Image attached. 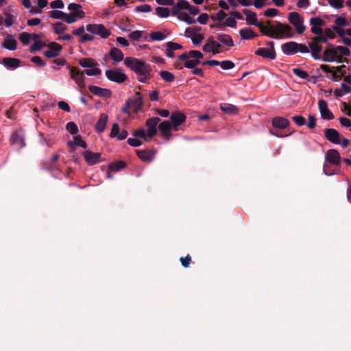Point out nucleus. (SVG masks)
<instances>
[{
    "label": "nucleus",
    "mask_w": 351,
    "mask_h": 351,
    "mask_svg": "<svg viewBox=\"0 0 351 351\" xmlns=\"http://www.w3.org/2000/svg\"><path fill=\"white\" fill-rule=\"evenodd\" d=\"M124 64L130 68L136 75L140 82L145 83L152 77V67L149 64L132 57H127Z\"/></svg>",
    "instance_id": "obj_1"
},
{
    "label": "nucleus",
    "mask_w": 351,
    "mask_h": 351,
    "mask_svg": "<svg viewBox=\"0 0 351 351\" xmlns=\"http://www.w3.org/2000/svg\"><path fill=\"white\" fill-rule=\"evenodd\" d=\"M293 35L294 32L288 24L278 22L270 26V38L274 39L290 38Z\"/></svg>",
    "instance_id": "obj_2"
},
{
    "label": "nucleus",
    "mask_w": 351,
    "mask_h": 351,
    "mask_svg": "<svg viewBox=\"0 0 351 351\" xmlns=\"http://www.w3.org/2000/svg\"><path fill=\"white\" fill-rule=\"evenodd\" d=\"M341 162V157L339 153L335 149H329L325 157V162L323 167V171L326 176H332L337 174L336 168L331 169L330 165H335V167L339 165Z\"/></svg>",
    "instance_id": "obj_3"
},
{
    "label": "nucleus",
    "mask_w": 351,
    "mask_h": 351,
    "mask_svg": "<svg viewBox=\"0 0 351 351\" xmlns=\"http://www.w3.org/2000/svg\"><path fill=\"white\" fill-rule=\"evenodd\" d=\"M80 65L86 69L85 73L87 75H99L101 74V70L98 68L97 63L90 58H82L79 61Z\"/></svg>",
    "instance_id": "obj_4"
},
{
    "label": "nucleus",
    "mask_w": 351,
    "mask_h": 351,
    "mask_svg": "<svg viewBox=\"0 0 351 351\" xmlns=\"http://www.w3.org/2000/svg\"><path fill=\"white\" fill-rule=\"evenodd\" d=\"M288 20L294 26L298 34H302L305 32L306 27L304 25V20L300 14L295 12L289 13Z\"/></svg>",
    "instance_id": "obj_5"
},
{
    "label": "nucleus",
    "mask_w": 351,
    "mask_h": 351,
    "mask_svg": "<svg viewBox=\"0 0 351 351\" xmlns=\"http://www.w3.org/2000/svg\"><path fill=\"white\" fill-rule=\"evenodd\" d=\"M105 74L108 80L117 84H121L128 79L123 71L118 68L106 70Z\"/></svg>",
    "instance_id": "obj_6"
},
{
    "label": "nucleus",
    "mask_w": 351,
    "mask_h": 351,
    "mask_svg": "<svg viewBox=\"0 0 351 351\" xmlns=\"http://www.w3.org/2000/svg\"><path fill=\"white\" fill-rule=\"evenodd\" d=\"M86 29L89 33L99 36L102 38H107L110 35V31L101 24H88Z\"/></svg>",
    "instance_id": "obj_7"
},
{
    "label": "nucleus",
    "mask_w": 351,
    "mask_h": 351,
    "mask_svg": "<svg viewBox=\"0 0 351 351\" xmlns=\"http://www.w3.org/2000/svg\"><path fill=\"white\" fill-rule=\"evenodd\" d=\"M322 60L326 62H340L339 56L337 54L335 47L330 46L327 47L323 52Z\"/></svg>",
    "instance_id": "obj_8"
},
{
    "label": "nucleus",
    "mask_w": 351,
    "mask_h": 351,
    "mask_svg": "<svg viewBox=\"0 0 351 351\" xmlns=\"http://www.w3.org/2000/svg\"><path fill=\"white\" fill-rule=\"evenodd\" d=\"M71 77L75 81V82L81 88L84 87L85 77L82 71L77 68H72L70 71Z\"/></svg>",
    "instance_id": "obj_9"
},
{
    "label": "nucleus",
    "mask_w": 351,
    "mask_h": 351,
    "mask_svg": "<svg viewBox=\"0 0 351 351\" xmlns=\"http://www.w3.org/2000/svg\"><path fill=\"white\" fill-rule=\"evenodd\" d=\"M270 47L269 48H260L256 51V54L263 58L274 60L276 58V52L274 50V44L273 42L269 43Z\"/></svg>",
    "instance_id": "obj_10"
},
{
    "label": "nucleus",
    "mask_w": 351,
    "mask_h": 351,
    "mask_svg": "<svg viewBox=\"0 0 351 351\" xmlns=\"http://www.w3.org/2000/svg\"><path fill=\"white\" fill-rule=\"evenodd\" d=\"M159 130L161 132L162 136L167 141L170 139L171 132L174 131V127L170 122V121L165 120L162 121L158 125Z\"/></svg>",
    "instance_id": "obj_11"
},
{
    "label": "nucleus",
    "mask_w": 351,
    "mask_h": 351,
    "mask_svg": "<svg viewBox=\"0 0 351 351\" xmlns=\"http://www.w3.org/2000/svg\"><path fill=\"white\" fill-rule=\"evenodd\" d=\"M160 121V118L157 117L148 119L146 121L145 125L147 127V132L148 137L151 138L156 134L157 125H158Z\"/></svg>",
    "instance_id": "obj_12"
},
{
    "label": "nucleus",
    "mask_w": 351,
    "mask_h": 351,
    "mask_svg": "<svg viewBox=\"0 0 351 351\" xmlns=\"http://www.w3.org/2000/svg\"><path fill=\"white\" fill-rule=\"evenodd\" d=\"M203 51L206 53H211L213 55L221 52V44L217 40H210L206 43L202 48Z\"/></svg>",
    "instance_id": "obj_13"
},
{
    "label": "nucleus",
    "mask_w": 351,
    "mask_h": 351,
    "mask_svg": "<svg viewBox=\"0 0 351 351\" xmlns=\"http://www.w3.org/2000/svg\"><path fill=\"white\" fill-rule=\"evenodd\" d=\"M62 46L57 43H50L47 46V49L44 51V55L47 58H51L59 55Z\"/></svg>",
    "instance_id": "obj_14"
},
{
    "label": "nucleus",
    "mask_w": 351,
    "mask_h": 351,
    "mask_svg": "<svg viewBox=\"0 0 351 351\" xmlns=\"http://www.w3.org/2000/svg\"><path fill=\"white\" fill-rule=\"evenodd\" d=\"M318 106L322 119L330 120L334 118L333 114L328 109V104L324 100L320 99L318 102Z\"/></svg>",
    "instance_id": "obj_15"
},
{
    "label": "nucleus",
    "mask_w": 351,
    "mask_h": 351,
    "mask_svg": "<svg viewBox=\"0 0 351 351\" xmlns=\"http://www.w3.org/2000/svg\"><path fill=\"white\" fill-rule=\"evenodd\" d=\"M185 116L180 112H174L170 116V122L174 127V131L178 130V126L185 121Z\"/></svg>",
    "instance_id": "obj_16"
},
{
    "label": "nucleus",
    "mask_w": 351,
    "mask_h": 351,
    "mask_svg": "<svg viewBox=\"0 0 351 351\" xmlns=\"http://www.w3.org/2000/svg\"><path fill=\"white\" fill-rule=\"evenodd\" d=\"M1 47L8 50L14 51L17 48V41L13 35L8 34L5 36Z\"/></svg>",
    "instance_id": "obj_17"
},
{
    "label": "nucleus",
    "mask_w": 351,
    "mask_h": 351,
    "mask_svg": "<svg viewBox=\"0 0 351 351\" xmlns=\"http://www.w3.org/2000/svg\"><path fill=\"white\" fill-rule=\"evenodd\" d=\"M326 138L331 143L334 144L341 143V136L340 134L335 129L330 128L325 130Z\"/></svg>",
    "instance_id": "obj_18"
},
{
    "label": "nucleus",
    "mask_w": 351,
    "mask_h": 351,
    "mask_svg": "<svg viewBox=\"0 0 351 351\" xmlns=\"http://www.w3.org/2000/svg\"><path fill=\"white\" fill-rule=\"evenodd\" d=\"M83 156L85 158L86 162L89 165H94L98 163L100 160L101 154L99 153H94L89 150H86L84 152Z\"/></svg>",
    "instance_id": "obj_19"
},
{
    "label": "nucleus",
    "mask_w": 351,
    "mask_h": 351,
    "mask_svg": "<svg viewBox=\"0 0 351 351\" xmlns=\"http://www.w3.org/2000/svg\"><path fill=\"white\" fill-rule=\"evenodd\" d=\"M68 10L70 11L69 14H72L79 19L84 17V12L83 11L82 6L80 4L75 3H71L68 5Z\"/></svg>",
    "instance_id": "obj_20"
},
{
    "label": "nucleus",
    "mask_w": 351,
    "mask_h": 351,
    "mask_svg": "<svg viewBox=\"0 0 351 351\" xmlns=\"http://www.w3.org/2000/svg\"><path fill=\"white\" fill-rule=\"evenodd\" d=\"M308 47L311 50V56L315 60H322V46L318 45L317 43L313 40L312 42L309 43Z\"/></svg>",
    "instance_id": "obj_21"
},
{
    "label": "nucleus",
    "mask_w": 351,
    "mask_h": 351,
    "mask_svg": "<svg viewBox=\"0 0 351 351\" xmlns=\"http://www.w3.org/2000/svg\"><path fill=\"white\" fill-rule=\"evenodd\" d=\"M109 56L113 61V64L116 65L123 60H124L123 53L117 47H112L110 52Z\"/></svg>",
    "instance_id": "obj_22"
},
{
    "label": "nucleus",
    "mask_w": 351,
    "mask_h": 351,
    "mask_svg": "<svg viewBox=\"0 0 351 351\" xmlns=\"http://www.w3.org/2000/svg\"><path fill=\"white\" fill-rule=\"evenodd\" d=\"M243 12L245 15V21L247 25L254 26L259 25L257 15L255 12L247 9H244Z\"/></svg>",
    "instance_id": "obj_23"
},
{
    "label": "nucleus",
    "mask_w": 351,
    "mask_h": 351,
    "mask_svg": "<svg viewBox=\"0 0 351 351\" xmlns=\"http://www.w3.org/2000/svg\"><path fill=\"white\" fill-rule=\"evenodd\" d=\"M297 43L291 41L282 44L281 49L285 54L291 56L297 53Z\"/></svg>",
    "instance_id": "obj_24"
},
{
    "label": "nucleus",
    "mask_w": 351,
    "mask_h": 351,
    "mask_svg": "<svg viewBox=\"0 0 351 351\" xmlns=\"http://www.w3.org/2000/svg\"><path fill=\"white\" fill-rule=\"evenodd\" d=\"M217 40L221 44V46L222 45L229 47L234 46L233 40L229 34H219L217 36Z\"/></svg>",
    "instance_id": "obj_25"
},
{
    "label": "nucleus",
    "mask_w": 351,
    "mask_h": 351,
    "mask_svg": "<svg viewBox=\"0 0 351 351\" xmlns=\"http://www.w3.org/2000/svg\"><path fill=\"white\" fill-rule=\"evenodd\" d=\"M21 61L14 58H5L2 60L1 64L8 69H16L20 66Z\"/></svg>",
    "instance_id": "obj_26"
},
{
    "label": "nucleus",
    "mask_w": 351,
    "mask_h": 351,
    "mask_svg": "<svg viewBox=\"0 0 351 351\" xmlns=\"http://www.w3.org/2000/svg\"><path fill=\"white\" fill-rule=\"evenodd\" d=\"M289 124L290 123L288 119L281 117H274L272 120L273 126L280 129L287 128Z\"/></svg>",
    "instance_id": "obj_27"
},
{
    "label": "nucleus",
    "mask_w": 351,
    "mask_h": 351,
    "mask_svg": "<svg viewBox=\"0 0 351 351\" xmlns=\"http://www.w3.org/2000/svg\"><path fill=\"white\" fill-rule=\"evenodd\" d=\"M220 108L224 113L229 115L237 114L239 112V109L237 106L228 103L221 104Z\"/></svg>",
    "instance_id": "obj_28"
},
{
    "label": "nucleus",
    "mask_w": 351,
    "mask_h": 351,
    "mask_svg": "<svg viewBox=\"0 0 351 351\" xmlns=\"http://www.w3.org/2000/svg\"><path fill=\"white\" fill-rule=\"evenodd\" d=\"M108 120V117L106 114H101L99 120L97 121L95 128L97 131L102 132L105 130L106 126Z\"/></svg>",
    "instance_id": "obj_29"
},
{
    "label": "nucleus",
    "mask_w": 351,
    "mask_h": 351,
    "mask_svg": "<svg viewBox=\"0 0 351 351\" xmlns=\"http://www.w3.org/2000/svg\"><path fill=\"white\" fill-rule=\"evenodd\" d=\"M239 35L243 40H252L257 37V34L250 28H242L239 30Z\"/></svg>",
    "instance_id": "obj_30"
},
{
    "label": "nucleus",
    "mask_w": 351,
    "mask_h": 351,
    "mask_svg": "<svg viewBox=\"0 0 351 351\" xmlns=\"http://www.w3.org/2000/svg\"><path fill=\"white\" fill-rule=\"evenodd\" d=\"M12 145H16L18 148H22L25 145L24 138L22 135L14 133L10 138Z\"/></svg>",
    "instance_id": "obj_31"
},
{
    "label": "nucleus",
    "mask_w": 351,
    "mask_h": 351,
    "mask_svg": "<svg viewBox=\"0 0 351 351\" xmlns=\"http://www.w3.org/2000/svg\"><path fill=\"white\" fill-rule=\"evenodd\" d=\"M138 156L144 162H150L155 156V152L152 151H137Z\"/></svg>",
    "instance_id": "obj_32"
},
{
    "label": "nucleus",
    "mask_w": 351,
    "mask_h": 351,
    "mask_svg": "<svg viewBox=\"0 0 351 351\" xmlns=\"http://www.w3.org/2000/svg\"><path fill=\"white\" fill-rule=\"evenodd\" d=\"M88 89L92 93L98 96L105 97L110 95V91L108 89L101 88L99 86H90Z\"/></svg>",
    "instance_id": "obj_33"
},
{
    "label": "nucleus",
    "mask_w": 351,
    "mask_h": 351,
    "mask_svg": "<svg viewBox=\"0 0 351 351\" xmlns=\"http://www.w3.org/2000/svg\"><path fill=\"white\" fill-rule=\"evenodd\" d=\"M128 101H130L132 107L136 110H140L143 105V98L141 93L138 92L136 93V96L134 99H130Z\"/></svg>",
    "instance_id": "obj_34"
},
{
    "label": "nucleus",
    "mask_w": 351,
    "mask_h": 351,
    "mask_svg": "<svg viewBox=\"0 0 351 351\" xmlns=\"http://www.w3.org/2000/svg\"><path fill=\"white\" fill-rule=\"evenodd\" d=\"M182 7L183 10L189 11V12L193 15H197L199 12V9L197 7L191 5L187 1H182Z\"/></svg>",
    "instance_id": "obj_35"
},
{
    "label": "nucleus",
    "mask_w": 351,
    "mask_h": 351,
    "mask_svg": "<svg viewBox=\"0 0 351 351\" xmlns=\"http://www.w3.org/2000/svg\"><path fill=\"white\" fill-rule=\"evenodd\" d=\"M334 25L332 26L334 29L337 28H343L344 27H346L348 25V23L346 19L341 16H337L335 21H334Z\"/></svg>",
    "instance_id": "obj_36"
},
{
    "label": "nucleus",
    "mask_w": 351,
    "mask_h": 351,
    "mask_svg": "<svg viewBox=\"0 0 351 351\" xmlns=\"http://www.w3.org/2000/svg\"><path fill=\"white\" fill-rule=\"evenodd\" d=\"M68 145L70 147H73L74 145L80 146L83 148H86V144L85 141L82 138V137L80 136H78V135L75 136L74 137L73 142H69Z\"/></svg>",
    "instance_id": "obj_37"
},
{
    "label": "nucleus",
    "mask_w": 351,
    "mask_h": 351,
    "mask_svg": "<svg viewBox=\"0 0 351 351\" xmlns=\"http://www.w3.org/2000/svg\"><path fill=\"white\" fill-rule=\"evenodd\" d=\"M170 10L168 8L158 7L156 9V14L161 18H167L169 16Z\"/></svg>",
    "instance_id": "obj_38"
},
{
    "label": "nucleus",
    "mask_w": 351,
    "mask_h": 351,
    "mask_svg": "<svg viewBox=\"0 0 351 351\" xmlns=\"http://www.w3.org/2000/svg\"><path fill=\"white\" fill-rule=\"evenodd\" d=\"M161 78L167 82H173L175 80V77L171 72L168 71H162L160 72Z\"/></svg>",
    "instance_id": "obj_39"
},
{
    "label": "nucleus",
    "mask_w": 351,
    "mask_h": 351,
    "mask_svg": "<svg viewBox=\"0 0 351 351\" xmlns=\"http://www.w3.org/2000/svg\"><path fill=\"white\" fill-rule=\"evenodd\" d=\"M337 54L339 56V60H341L343 56H349L350 55V51L347 47L337 46L335 47Z\"/></svg>",
    "instance_id": "obj_40"
},
{
    "label": "nucleus",
    "mask_w": 351,
    "mask_h": 351,
    "mask_svg": "<svg viewBox=\"0 0 351 351\" xmlns=\"http://www.w3.org/2000/svg\"><path fill=\"white\" fill-rule=\"evenodd\" d=\"M328 3L336 10H340L344 6V0H328Z\"/></svg>",
    "instance_id": "obj_41"
},
{
    "label": "nucleus",
    "mask_w": 351,
    "mask_h": 351,
    "mask_svg": "<svg viewBox=\"0 0 351 351\" xmlns=\"http://www.w3.org/2000/svg\"><path fill=\"white\" fill-rule=\"evenodd\" d=\"M150 38L153 40L161 41L166 38V35L161 32H153L150 34Z\"/></svg>",
    "instance_id": "obj_42"
},
{
    "label": "nucleus",
    "mask_w": 351,
    "mask_h": 351,
    "mask_svg": "<svg viewBox=\"0 0 351 351\" xmlns=\"http://www.w3.org/2000/svg\"><path fill=\"white\" fill-rule=\"evenodd\" d=\"M182 1L178 3L172 9V13L173 16H176L178 19H180V16L182 14Z\"/></svg>",
    "instance_id": "obj_43"
},
{
    "label": "nucleus",
    "mask_w": 351,
    "mask_h": 351,
    "mask_svg": "<svg viewBox=\"0 0 351 351\" xmlns=\"http://www.w3.org/2000/svg\"><path fill=\"white\" fill-rule=\"evenodd\" d=\"M125 167V163L123 161H118L112 162L109 165V169L112 171H118Z\"/></svg>",
    "instance_id": "obj_44"
},
{
    "label": "nucleus",
    "mask_w": 351,
    "mask_h": 351,
    "mask_svg": "<svg viewBox=\"0 0 351 351\" xmlns=\"http://www.w3.org/2000/svg\"><path fill=\"white\" fill-rule=\"evenodd\" d=\"M79 19H80L79 18H77V16H74L72 14L64 13V12L63 14V21L69 24L75 23L77 21H78Z\"/></svg>",
    "instance_id": "obj_45"
},
{
    "label": "nucleus",
    "mask_w": 351,
    "mask_h": 351,
    "mask_svg": "<svg viewBox=\"0 0 351 351\" xmlns=\"http://www.w3.org/2000/svg\"><path fill=\"white\" fill-rule=\"evenodd\" d=\"M32 38V35L27 32H22L19 35L20 41L25 45H27L29 43Z\"/></svg>",
    "instance_id": "obj_46"
},
{
    "label": "nucleus",
    "mask_w": 351,
    "mask_h": 351,
    "mask_svg": "<svg viewBox=\"0 0 351 351\" xmlns=\"http://www.w3.org/2000/svg\"><path fill=\"white\" fill-rule=\"evenodd\" d=\"M293 73L298 77L306 80L308 77V74L306 71H303L299 68H295L293 69Z\"/></svg>",
    "instance_id": "obj_47"
},
{
    "label": "nucleus",
    "mask_w": 351,
    "mask_h": 351,
    "mask_svg": "<svg viewBox=\"0 0 351 351\" xmlns=\"http://www.w3.org/2000/svg\"><path fill=\"white\" fill-rule=\"evenodd\" d=\"M180 21H184L187 24H193L196 23V20L191 17L187 13L184 12L180 16Z\"/></svg>",
    "instance_id": "obj_48"
},
{
    "label": "nucleus",
    "mask_w": 351,
    "mask_h": 351,
    "mask_svg": "<svg viewBox=\"0 0 351 351\" xmlns=\"http://www.w3.org/2000/svg\"><path fill=\"white\" fill-rule=\"evenodd\" d=\"M189 58L194 60H197V62H199V60L203 58V54L202 52L196 50H191L189 52Z\"/></svg>",
    "instance_id": "obj_49"
},
{
    "label": "nucleus",
    "mask_w": 351,
    "mask_h": 351,
    "mask_svg": "<svg viewBox=\"0 0 351 351\" xmlns=\"http://www.w3.org/2000/svg\"><path fill=\"white\" fill-rule=\"evenodd\" d=\"M135 11L137 12L148 13L152 11V8L148 4H143L136 6L135 8Z\"/></svg>",
    "instance_id": "obj_50"
},
{
    "label": "nucleus",
    "mask_w": 351,
    "mask_h": 351,
    "mask_svg": "<svg viewBox=\"0 0 351 351\" xmlns=\"http://www.w3.org/2000/svg\"><path fill=\"white\" fill-rule=\"evenodd\" d=\"M53 31L57 34H61L66 29V27L61 23H56L53 27Z\"/></svg>",
    "instance_id": "obj_51"
},
{
    "label": "nucleus",
    "mask_w": 351,
    "mask_h": 351,
    "mask_svg": "<svg viewBox=\"0 0 351 351\" xmlns=\"http://www.w3.org/2000/svg\"><path fill=\"white\" fill-rule=\"evenodd\" d=\"M132 135L134 136H137V137H140V138H142L143 139H144L145 141H147V132L146 133L145 130L143 129V128H140L136 131H134L133 133H132Z\"/></svg>",
    "instance_id": "obj_52"
},
{
    "label": "nucleus",
    "mask_w": 351,
    "mask_h": 351,
    "mask_svg": "<svg viewBox=\"0 0 351 351\" xmlns=\"http://www.w3.org/2000/svg\"><path fill=\"white\" fill-rule=\"evenodd\" d=\"M313 40L316 43L321 42V43H326L328 41L327 37H326L324 32H323V31H322L320 33L317 34L316 36L313 38Z\"/></svg>",
    "instance_id": "obj_53"
},
{
    "label": "nucleus",
    "mask_w": 351,
    "mask_h": 351,
    "mask_svg": "<svg viewBox=\"0 0 351 351\" xmlns=\"http://www.w3.org/2000/svg\"><path fill=\"white\" fill-rule=\"evenodd\" d=\"M143 32L140 30L133 31L129 35V38L133 41H137L142 37Z\"/></svg>",
    "instance_id": "obj_54"
},
{
    "label": "nucleus",
    "mask_w": 351,
    "mask_h": 351,
    "mask_svg": "<svg viewBox=\"0 0 351 351\" xmlns=\"http://www.w3.org/2000/svg\"><path fill=\"white\" fill-rule=\"evenodd\" d=\"M66 130L67 131L71 133V134H75L78 132V128L77 125L73 122H69L66 124Z\"/></svg>",
    "instance_id": "obj_55"
},
{
    "label": "nucleus",
    "mask_w": 351,
    "mask_h": 351,
    "mask_svg": "<svg viewBox=\"0 0 351 351\" xmlns=\"http://www.w3.org/2000/svg\"><path fill=\"white\" fill-rule=\"evenodd\" d=\"M235 64L230 60H224L221 62L220 66L224 70H230L234 67Z\"/></svg>",
    "instance_id": "obj_56"
},
{
    "label": "nucleus",
    "mask_w": 351,
    "mask_h": 351,
    "mask_svg": "<svg viewBox=\"0 0 351 351\" xmlns=\"http://www.w3.org/2000/svg\"><path fill=\"white\" fill-rule=\"evenodd\" d=\"M324 32L327 37V40L334 39L336 37L335 30L334 29L333 27L330 28H326Z\"/></svg>",
    "instance_id": "obj_57"
},
{
    "label": "nucleus",
    "mask_w": 351,
    "mask_h": 351,
    "mask_svg": "<svg viewBox=\"0 0 351 351\" xmlns=\"http://www.w3.org/2000/svg\"><path fill=\"white\" fill-rule=\"evenodd\" d=\"M292 120L297 124L298 126H302L305 124L306 120L304 117L301 115H297L292 117Z\"/></svg>",
    "instance_id": "obj_58"
},
{
    "label": "nucleus",
    "mask_w": 351,
    "mask_h": 351,
    "mask_svg": "<svg viewBox=\"0 0 351 351\" xmlns=\"http://www.w3.org/2000/svg\"><path fill=\"white\" fill-rule=\"evenodd\" d=\"M309 22L311 26L321 27L324 24L323 20L319 17H312Z\"/></svg>",
    "instance_id": "obj_59"
},
{
    "label": "nucleus",
    "mask_w": 351,
    "mask_h": 351,
    "mask_svg": "<svg viewBox=\"0 0 351 351\" xmlns=\"http://www.w3.org/2000/svg\"><path fill=\"white\" fill-rule=\"evenodd\" d=\"M43 45L41 41L36 40L30 47V51L34 52L42 49Z\"/></svg>",
    "instance_id": "obj_60"
},
{
    "label": "nucleus",
    "mask_w": 351,
    "mask_h": 351,
    "mask_svg": "<svg viewBox=\"0 0 351 351\" xmlns=\"http://www.w3.org/2000/svg\"><path fill=\"white\" fill-rule=\"evenodd\" d=\"M167 49H169V51H175L182 49V45L176 43L169 42L167 43Z\"/></svg>",
    "instance_id": "obj_61"
},
{
    "label": "nucleus",
    "mask_w": 351,
    "mask_h": 351,
    "mask_svg": "<svg viewBox=\"0 0 351 351\" xmlns=\"http://www.w3.org/2000/svg\"><path fill=\"white\" fill-rule=\"evenodd\" d=\"M128 143L132 147H139L142 145V141L136 138H129L128 139Z\"/></svg>",
    "instance_id": "obj_62"
},
{
    "label": "nucleus",
    "mask_w": 351,
    "mask_h": 351,
    "mask_svg": "<svg viewBox=\"0 0 351 351\" xmlns=\"http://www.w3.org/2000/svg\"><path fill=\"white\" fill-rule=\"evenodd\" d=\"M50 5L53 9H62L64 8V3L62 0H56L51 2Z\"/></svg>",
    "instance_id": "obj_63"
},
{
    "label": "nucleus",
    "mask_w": 351,
    "mask_h": 351,
    "mask_svg": "<svg viewBox=\"0 0 351 351\" xmlns=\"http://www.w3.org/2000/svg\"><path fill=\"white\" fill-rule=\"evenodd\" d=\"M16 22V18L13 16L12 15H8L6 16L4 23L7 27H10L14 24Z\"/></svg>",
    "instance_id": "obj_64"
}]
</instances>
